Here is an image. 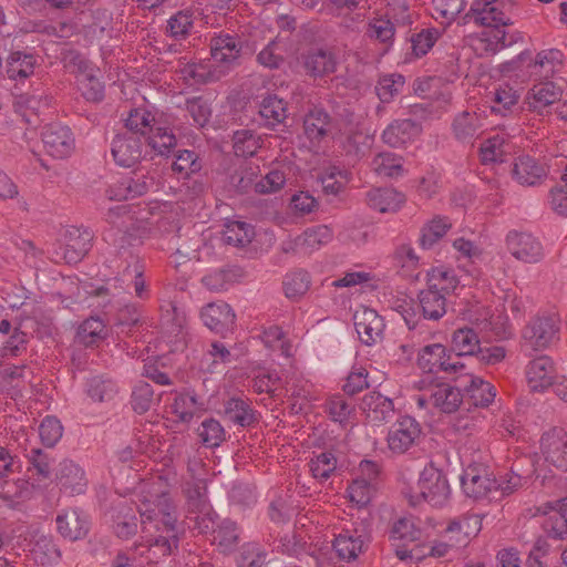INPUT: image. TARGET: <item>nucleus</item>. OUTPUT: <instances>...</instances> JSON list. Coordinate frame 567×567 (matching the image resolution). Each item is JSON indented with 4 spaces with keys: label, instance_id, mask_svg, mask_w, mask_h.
<instances>
[{
    "label": "nucleus",
    "instance_id": "1",
    "mask_svg": "<svg viewBox=\"0 0 567 567\" xmlns=\"http://www.w3.org/2000/svg\"><path fill=\"white\" fill-rule=\"evenodd\" d=\"M151 498L144 499V546L147 558L165 557L177 547V506L173 502L167 489H161L157 494L148 491Z\"/></svg>",
    "mask_w": 567,
    "mask_h": 567
},
{
    "label": "nucleus",
    "instance_id": "2",
    "mask_svg": "<svg viewBox=\"0 0 567 567\" xmlns=\"http://www.w3.org/2000/svg\"><path fill=\"white\" fill-rule=\"evenodd\" d=\"M183 494L186 498V520L193 523V528L202 534L213 530L218 516L209 503L206 482L200 478L186 482Z\"/></svg>",
    "mask_w": 567,
    "mask_h": 567
},
{
    "label": "nucleus",
    "instance_id": "3",
    "mask_svg": "<svg viewBox=\"0 0 567 567\" xmlns=\"http://www.w3.org/2000/svg\"><path fill=\"white\" fill-rule=\"evenodd\" d=\"M451 494L445 474L433 464L426 465L420 474L417 493L411 495V504L416 505L421 501L432 506H442Z\"/></svg>",
    "mask_w": 567,
    "mask_h": 567
},
{
    "label": "nucleus",
    "instance_id": "4",
    "mask_svg": "<svg viewBox=\"0 0 567 567\" xmlns=\"http://www.w3.org/2000/svg\"><path fill=\"white\" fill-rule=\"evenodd\" d=\"M210 55L218 68L229 71L240 65V59L245 54H251L252 50L238 35L220 33L210 39Z\"/></svg>",
    "mask_w": 567,
    "mask_h": 567
},
{
    "label": "nucleus",
    "instance_id": "5",
    "mask_svg": "<svg viewBox=\"0 0 567 567\" xmlns=\"http://www.w3.org/2000/svg\"><path fill=\"white\" fill-rule=\"evenodd\" d=\"M144 127H150L147 135V147L144 150V158L151 155L150 159L155 156L168 158L169 154L176 146V137L167 126L162 125V114L152 112L144 105Z\"/></svg>",
    "mask_w": 567,
    "mask_h": 567
},
{
    "label": "nucleus",
    "instance_id": "6",
    "mask_svg": "<svg viewBox=\"0 0 567 567\" xmlns=\"http://www.w3.org/2000/svg\"><path fill=\"white\" fill-rule=\"evenodd\" d=\"M417 365L425 373H461L465 364L447 352L441 343L424 346L417 357Z\"/></svg>",
    "mask_w": 567,
    "mask_h": 567
},
{
    "label": "nucleus",
    "instance_id": "7",
    "mask_svg": "<svg viewBox=\"0 0 567 567\" xmlns=\"http://www.w3.org/2000/svg\"><path fill=\"white\" fill-rule=\"evenodd\" d=\"M159 327L168 338L173 351L183 350L187 344L186 315L175 302L167 301L159 307Z\"/></svg>",
    "mask_w": 567,
    "mask_h": 567
},
{
    "label": "nucleus",
    "instance_id": "8",
    "mask_svg": "<svg viewBox=\"0 0 567 567\" xmlns=\"http://www.w3.org/2000/svg\"><path fill=\"white\" fill-rule=\"evenodd\" d=\"M69 66L75 74L78 87L84 99L92 102L100 101L103 97L104 87L99 78V70L80 55L74 56Z\"/></svg>",
    "mask_w": 567,
    "mask_h": 567
},
{
    "label": "nucleus",
    "instance_id": "9",
    "mask_svg": "<svg viewBox=\"0 0 567 567\" xmlns=\"http://www.w3.org/2000/svg\"><path fill=\"white\" fill-rule=\"evenodd\" d=\"M306 75L318 79L337 71L338 60L334 52L326 47H311L299 58Z\"/></svg>",
    "mask_w": 567,
    "mask_h": 567
},
{
    "label": "nucleus",
    "instance_id": "10",
    "mask_svg": "<svg viewBox=\"0 0 567 567\" xmlns=\"http://www.w3.org/2000/svg\"><path fill=\"white\" fill-rule=\"evenodd\" d=\"M540 451L545 461L567 472V432L561 427H553L545 432L540 439Z\"/></svg>",
    "mask_w": 567,
    "mask_h": 567
},
{
    "label": "nucleus",
    "instance_id": "11",
    "mask_svg": "<svg viewBox=\"0 0 567 567\" xmlns=\"http://www.w3.org/2000/svg\"><path fill=\"white\" fill-rule=\"evenodd\" d=\"M93 235L87 228L68 227L62 235L61 258L68 264L79 262L90 250Z\"/></svg>",
    "mask_w": 567,
    "mask_h": 567
},
{
    "label": "nucleus",
    "instance_id": "12",
    "mask_svg": "<svg viewBox=\"0 0 567 567\" xmlns=\"http://www.w3.org/2000/svg\"><path fill=\"white\" fill-rule=\"evenodd\" d=\"M506 246L511 255L523 262L536 264L544 258L542 244L528 233L509 231L506 236Z\"/></svg>",
    "mask_w": 567,
    "mask_h": 567
},
{
    "label": "nucleus",
    "instance_id": "13",
    "mask_svg": "<svg viewBox=\"0 0 567 567\" xmlns=\"http://www.w3.org/2000/svg\"><path fill=\"white\" fill-rule=\"evenodd\" d=\"M421 435V426L419 422L409 415L396 420L388 433L389 449L394 453H404Z\"/></svg>",
    "mask_w": 567,
    "mask_h": 567
},
{
    "label": "nucleus",
    "instance_id": "14",
    "mask_svg": "<svg viewBox=\"0 0 567 567\" xmlns=\"http://www.w3.org/2000/svg\"><path fill=\"white\" fill-rule=\"evenodd\" d=\"M42 141L47 153L58 159L69 157L75 147L70 128L56 123L45 126Z\"/></svg>",
    "mask_w": 567,
    "mask_h": 567
},
{
    "label": "nucleus",
    "instance_id": "15",
    "mask_svg": "<svg viewBox=\"0 0 567 567\" xmlns=\"http://www.w3.org/2000/svg\"><path fill=\"white\" fill-rule=\"evenodd\" d=\"M559 331L558 321L553 316L533 319L523 330V338L535 350L547 348Z\"/></svg>",
    "mask_w": 567,
    "mask_h": 567
},
{
    "label": "nucleus",
    "instance_id": "16",
    "mask_svg": "<svg viewBox=\"0 0 567 567\" xmlns=\"http://www.w3.org/2000/svg\"><path fill=\"white\" fill-rule=\"evenodd\" d=\"M537 512L547 516L543 523L547 536L555 540L563 539L567 534V497L547 502Z\"/></svg>",
    "mask_w": 567,
    "mask_h": 567
},
{
    "label": "nucleus",
    "instance_id": "17",
    "mask_svg": "<svg viewBox=\"0 0 567 567\" xmlns=\"http://www.w3.org/2000/svg\"><path fill=\"white\" fill-rule=\"evenodd\" d=\"M55 481L60 491L70 496L83 494L87 486L84 470L71 460H64L59 464Z\"/></svg>",
    "mask_w": 567,
    "mask_h": 567
},
{
    "label": "nucleus",
    "instance_id": "18",
    "mask_svg": "<svg viewBox=\"0 0 567 567\" xmlns=\"http://www.w3.org/2000/svg\"><path fill=\"white\" fill-rule=\"evenodd\" d=\"M367 546L368 538L363 530L358 528H342L332 543L338 557L347 561L354 560Z\"/></svg>",
    "mask_w": 567,
    "mask_h": 567
},
{
    "label": "nucleus",
    "instance_id": "19",
    "mask_svg": "<svg viewBox=\"0 0 567 567\" xmlns=\"http://www.w3.org/2000/svg\"><path fill=\"white\" fill-rule=\"evenodd\" d=\"M353 323L359 339L367 346L375 343L382 337L384 322L373 309L357 310L353 315Z\"/></svg>",
    "mask_w": 567,
    "mask_h": 567
},
{
    "label": "nucleus",
    "instance_id": "20",
    "mask_svg": "<svg viewBox=\"0 0 567 567\" xmlns=\"http://www.w3.org/2000/svg\"><path fill=\"white\" fill-rule=\"evenodd\" d=\"M461 485L464 493L472 498H484L493 489H497V483L486 470L468 466L461 476Z\"/></svg>",
    "mask_w": 567,
    "mask_h": 567
},
{
    "label": "nucleus",
    "instance_id": "21",
    "mask_svg": "<svg viewBox=\"0 0 567 567\" xmlns=\"http://www.w3.org/2000/svg\"><path fill=\"white\" fill-rule=\"evenodd\" d=\"M360 409L367 420L375 425L389 422L395 413L392 400L375 391L363 396Z\"/></svg>",
    "mask_w": 567,
    "mask_h": 567
},
{
    "label": "nucleus",
    "instance_id": "22",
    "mask_svg": "<svg viewBox=\"0 0 567 567\" xmlns=\"http://www.w3.org/2000/svg\"><path fill=\"white\" fill-rule=\"evenodd\" d=\"M548 168L536 158L528 155L519 156L512 168L513 178L520 185L535 186L547 176Z\"/></svg>",
    "mask_w": 567,
    "mask_h": 567
},
{
    "label": "nucleus",
    "instance_id": "23",
    "mask_svg": "<svg viewBox=\"0 0 567 567\" xmlns=\"http://www.w3.org/2000/svg\"><path fill=\"white\" fill-rule=\"evenodd\" d=\"M56 529L65 539L78 540L87 534L89 520L79 508L63 511L56 516Z\"/></svg>",
    "mask_w": 567,
    "mask_h": 567
},
{
    "label": "nucleus",
    "instance_id": "24",
    "mask_svg": "<svg viewBox=\"0 0 567 567\" xmlns=\"http://www.w3.org/2000/svg\"><path fill=\"white\" fill-rule=\"evenodd\" d=\"M112 155L117 165L123 167H135L142 157L140 136L118 135L112 144Z\"/></svg>",
    "mask_w": 567,
    "mask_h": 567
},
{
    "label": "nucleus",
    "instance_id": "25",
    "mask_svg": "<svg viewBox=\"0 0 567 567\" xmlns=\"http://www.w3.org/2000/svg\"><path fill=\"white\" fill-rule=\"evenodd\" d=\"M181 75L189 85H200L219 81L225 76V70L212 61L187 63L181 69Z\"/></svg>",
    "mask_w": 567,
    "mask_h": 567
},
{
    "label": "nucleus",
    "instance_id": "26",
    "mask_svg": "<svg viewBox=\"0 0 567 567\" xmlns=\"http://www.w3.org/2000/svg\"><path fill=\"white\" fill-rule=\"evenodd\" d=\"M526 375L532 391H544L551 386L555 378L553 360L547 355L534 359L527 365Z\"/></svg>",
    "mask_w": 567,
    "mask_h": 567
},
{
    "label": "nucleus",
    "instance_id": "27",
    "mask_svg": "<svg viewBox=\"0 0 567 567\" xmlns=\"http://www.w3.org/2000/svg\"><path fill=\"white\" fill-rule=\"evenodd\" d=\"M200 317L205 326L216 332L231 328L236 318L230 306L224 301L208 303L202 309Z\"/></svg>",
    "mask_w": 567,
    "mask_h": 567
},
{
    "label": "nucleus",
    "instance_id": "28",
    "mask_svg": "<svg viewBox=\"0 0 567 567\" xmlns=\"http://www.w3.org/2000/svg\"><path fill=\"white\" fill-rule=\"evenodd\" d=\"M140 513L138 506L127 504L121 501L112 512L113 530L121 538H130L137 532V517Z\"/></svg>",
    "mask_w": 567,
    "mask_h": 567
},
{
    "label": "nucleus",
    "instance_id": "29",
    "mask_svg": "<svg viewBox=\"0 0 567 567\" xmlns=\"http://www.w3.org/2000/svg\"><path fill=\"white\" fill-rule=\"evenodd\" d=\"M331 127L332 118L323 107L315 106L305 115V134L312 143H320L326 136H328Z\"/></svg>",
    "mask_w": 567,
    "mask_h": 567
},
{
    "label": "nucleus",
    "instance_id": "30",
    "mask_svg": "<svg viewBox=\"0 0 567 567\" xmlns=\"http://www.w3.org/2000/svg\"><path fill=\"white\" fill-rule=\"evenodd\" d=\"M37 58L25 51H12L6 60V74L14 82H23L34 73Z\"/></svg>",
    "mask_w": 567,
    "mask_h": 567
},
{
    "label": "nucleus",
    "instance_id": "31",
    "mask_svg": "<svg viewBox=\"0 0 567 567\" xmlns=\"http://www.w3.org/2000/svg\"><path fill=\"white\" fill-rule=\"evenodd\" d=\"M224 415L241 427H249L258 422V412L248 400L241 398L228 399L224 404Z\"/></svg>",
    "mask_w": 567,
    "mask_h": 567
},
{
    "label": "nucleus",
    "instance_id": "32",
    "mask_svg": "<svg viewBox=\"0 0 567 567\" xmlns=\"http://www.w3.org/2000/svg\"><path fill=\"white\" fill-rule=\"evenodd\" d=\"M421 132L420 125L411 120H395L382 133L384 143L392 147H399L413 140Z\"/></svg>",
    "mask_w": 567,
    "mask_h": 567
},
{
    "label": "nucleus",
    "instance_id": "33",
    "mask_svg": "<svg viewBox=\"0 0 567 567\" xmlns=\"http://www.w3.org/2000/svg\"><path fill=\"white\" fill-rule=\"evenodd\" d=\"M519 99V90L514 89L508 83L499 84L492 92L491 112L501 116L513 114L518 109Z\"/></svg>",
    "mask_w": 567,
    "mask_h": 567
},
{
    "label": "nucleus",
    "instance_id": "34",
    "mask_svg": "<svg viewBox=\"0 0 567 567\" xmlns=\"http://www.w3.org/2000/svg\"><path fill=\"white\" fill-rule=\"evenodd\" d=\"M417 299L424 319L439 320L446 313L447 297L430 284L419 292Z\"/></svg>",
    "mask_w": 567,
    "mask_h": 567
},
{
    "label": "nucleus",
    "instance_id": "35",
    "mask_svg": "<svg viewBox=\"0 0 567 567\" xmlns=\"http://www.w3.org/2000/svg\"><path fill=\"white\" fill-rule=\"evenodd\" d=\"M431 404L443 413H454L463 402L458 386L449 383L437 384L430 394Z\"/></svg>",
    "mask_w": 567,
    "mask_h": 567
},
{
    "label": "nucleus",
    "instance_id": "36",
    "mask_svg": "<svg viewBox=\"0 0 567 567\" xmlns=\"http://www.w3.org/2000/svg\"><path fill=\"white\" fill-rule=\"evenodd\" d=\"M561 95L563 91L554 82H540L528 92L527 103L530 110L540 113L543 109L559 101Z\"/></svg>",
    "mask_w": 567,
    "mask_h": 567
},
{
    "label": "nucleus",
    "instance_id": "37",
    "mask_svg": "<svg viewBox=\"0 0 567 567\" xmlns=\"http://www.w3.org/2000/svg\"><path fill=\"white\" fill-rule=\"evenodd\" d=\"M259 114L266 127L275 128L287 118V102L275 94H267L259 103Z\"/></svg>",
    "mask_w": 567,
    "mask_h": 567
},
{
    "label": "nucleus",
    "instance_id": "38",
    "mask_svg": "<svg viewBox=\"0 0 567 567\" xmlns=\"http://www.w3.org/2000/svg\"><path fill=\"white\" fill-rule=\"evenodd\" d=\"M482 127L481 116L475 112L467 111L457 114L452 124L454 136L461 142H470L480 134Z\"/></svg>",
    "mask_w": 567,
    "mask_h": 567
},
{
    "label": "nucleus",
    "instance_id": "39",
    "mask_svg": "<svg viewBox=\"0 0 567 567\" xmlns=\"http://www.w3.org/2000/svg\"><path fill=\"white\" fill-rule=\"evenodd\" d=\"M477 333L472 328H461L453 332L452 350L455 352L453 358L460 360L461 357L475 355L480 349Z\"/></svg>",
    "mask_w": 567,
    "mask_h": 567
},
{
    "label": "nucleus",
    "instance_id": "40",
    "mask_svg": "<svg viewBox=\"0 0 567 567\" xmlns=\"http://www.w3.org/2000/svg\"><path fill=\"white\" fill-rule=\"evenodd\" d=\"M30 553L33 560L44 567H50L59 561L60 550L51 536H39L31 546Z\"/></svg>",
    "mask_w": 567,
    "mask_h": 567
},
{
    "label": "nucleus",
    "instance_id": "41",
    "mask_svg": "<svg viewBox=\"0 0 567 567\" xmlns=\"http://www.w3.org/2000/svg\"><path fill=\"white\" fill-rule=\"evenodd\" d=\"M467 395L473 405L487 408L496 396V389L481 378L470 375V384L465 385Z\"/></svg>",
    "mask_w": 567,
    "mask_h": 567
},
{
    "label": "nucleus",
    "instance_id": "42",
    "mask_svg": "<svg viewBox=\"0 0 567 567\" xmlns=\"http://www.w3.org/2000/svg\"><path fill=\"white\" fill-rule=\"evenodd\" d=\"M107 330L100 318L92 317L83 321L76 331V341L84 346L95 344L105 339Z\"/></svg>",
    "mask_w": 567,
    "mask_h": 567
},
{
    "label": "nucleus",
    "instance_id": "43",
    "mask_svg": "<svg viewBox=\"0 0 567 567\" xmlns=\"http://www.w3.org/2000/svg\"><path fill=\"white\" fill-rule=\"evenodd\" d=\"M258 173L257 166H240L229 176V187L238 194H247L251 189L255 190Z\"/></svg>",
    "mask_w": 567,
    "mask_h": 567
},
{
    "label": "nucleus",
    "instance_id": "44",
    "mask_svg": "<svg viewBox=\"0 0 567 567\" xmlns=\"http://www.w3.org/2000/svg\"><path fill=\"white\" fill-rule=\"evenodd\" d=\"M425 279L426 284H430V287L437 289L446 297L454 292L458 286V279L452 270L432 268L426 271Z\"/></svg>",
    "mask_w": 567,
    "mask_h": 567
},
{
    "label": "nucleus",
    "instance_id": "45",
    "mask_svg": "<svg viewBox=\"0 0 567 567\" xmlns=\"http://www.w3.org/2000/svg\"><path fill=\"white\" fill-rule=\"evenodd\" d=\"M172 408L181 421L189 422L197 411L204 410V404L194 392H185L175 396Z\"/></svg>",
    "mask_w": 567,
    "mask_h": 567
},
{
    "label": "nucleus",
    "instance_id": "46",
    "mask_svg": "<svg viewBox=\"0 0 567 567\" xmlns=\"http://www.w3.org/2000/svg\"><path fill=\"white\" fill-rule=\"evenodd\" d=\"M260 147V137L250 130H239L233 135V148L236 156H254Z\"/></svg>",
    "mask_w": 567,
    "mask_h": 567
},
{
    "label": "nucleus",
    "instance_id": "47",
    "mask_svg": "<svg viewBox=\"0 0 567 567\" xmlns=\"http://www.w3.org/2000/svg\"><path fill=\"white\" fill-rule=\"evenodd\" d=\"M507 141L499 134L488 137L480 147L482 163L503 162L504 155L507 154Z\"/></svg>",
    "mask_w": 567,
    "mask_h": 567
},
{
    "label": "nucleus",
    "instance_id": "48",
    "mask_svg": "<svg viewBox=\"0 0 567 567\" xmlns=\"http://www.w3.org/2000/svg\"><path fill=\"white\" fill-rule=\"evenodd\" d=\"M214 542L223 548V550H233L239 539L238 528L235 522L230 519H224L219 525H215L214 529Z\"/></svg>",
    "mask_w": 567,
    "mask_h": 567
},
{
    "label": "nucleus",
    "instance_id": "49",
    "mask_svg": "<svg viewBox=\"0 0 567 567\" xmlns=\"http://www.w3.org/2000/svg\"><path fill=\"white\" fill-rule=\"evenodd\" d=\"M394 259L401 266L404 276L409 277L412 281L420 280L421 272L414 274V270L419 267L420 259L410 245H400L395 249Z\"/></svg>",
    "mask_w": 567,
    "mask_h": 567
},
{
    "label": "nucleus",
    "instance_id": "50",
    "mask_svg": "<svg viewBox=\"0 0 567 567\" xmlns=\"http://www.w3.org/2000/svg\"><path fill=\"white\" fill-rule=\"evenodd\" d=\"M197 431L203 444L207 447H217L225 441L224 427L213 417L204 420Z\"/></svg>",
    "mask_w": 567,
    "mask_h": 567
},
{
    "label": "nucleus",
    "instance_id": "51",
    "mask_svg": "<svg viewBox=\"0 0 567 567\" xmlns=\"http://www.w3.org/2000/svg\"><path fill=\"white\" fill-rule=\"evenodd\" d=\"M405 83V79L401 74H386L379 79L375 92L381 102L389 103L399 94Z\"/></svg>",
    "mask_w": 567,
    "mask_h": 567
},
{
    "label": "nucleus",
    "instance_id": "52",
    "mask_svg": "<svg viewBox=\"0 0 567 567\" xmlns=\"http://www.w3.org/2000/svg\"><path fill=\"white\" fill-rule=\"evenodd\" d=\"M451 228L446 218L435 217L422 228L420 244L423 248H431Z\"/></svg>",
    "mask_w": 567,
    "mask_h": 567
},
{
    "label": "nucleus",
    "instance_id": "53",
    "mask_svg": "<svg viewBox=\"0 0 567 567\" xmlns=\"http://www.w3.org/2000/svg\"><path fill=\"white\" fill-rule=\"evenodd\" d=\"M252 227L245 221H231L224 233V240L228 245L244 247L251 241Z\"/></svg>",
    "mask_w": 567,
    "mask_h": 567
},
{
    "label": "nucleus",
    "instance_id": "54",
    "mask_svg": "<svg viewBox=\"0 0 567 567\" xmlns=\"http://www.w3.org/2000/svg\"><path fill=\"white\" fill-rule=\"evenodd\" d=\"M306 252L310 254L332 239V230L326 225L308 228L301 235Z\"/></svg>",
    "mask_w": 567,
    "mask_h": 567
},
{
    "label": "nucleus",
    "instance_id": "55",
    "mask_svg": "<svg viewBox=\"0 0 567 567\" xmlns=\"http://www.w3.org/2000/svg\"><path fill=\"white\" fill-rule=\"evenodd\" d=\"M395 33L394 24L385 18H375L368 23L365 35L384 44H391Z\"/></svg>",
    "mask_w": 567,
    "mask_h": 567
},
{
    "label": "nucleus",
    "instance_id": "56",
    "mask_svg": "<svg viewBox=\"0 0 567 567\" xmlns=\"http://www.w3.org/2000/svg\"><path fill=\"white\" fill-rule=\"evenodd\" d=\"M310 288V276L305 270L293 271L284 281L285 293L288 298H299Z\"/></svg>",
    "mask_w": 567,
    "mask_h": 567
},
{
    "label": "nucleus",
    "instance_id": "57",
    "mask_svg": "<svg viewBox=\"0 0 567 567\" xmlns=\"http://www.w3.org/2000/svg\"><path fill=\"white\" fill-rule=\"evenodd\" d=\"M563 62V53L557 49L543 50L537 53L533 68L539 69V74L548 78L555 73L556 65Z\"/></svg>",
    "mask_w": 567,
    "mask_h": 567
},
{
    "label": "nucleus",
    "instance_id": "58",
    "mask_svg": "<svg viewBox=\"0 0 567 567\" xmlns=\"http://www.w3.org/2000/svg\"><path fill=\"white\" fill-rule=\"evenodd\" d=\"M372 168L378 175L393 177L401 174L402 164L393 153H380L373 158Z\"/></svg>",
    "mask_w": 567,
    "mask_h": 567
},
{
    "label": "nucleus",
    "instance_id": "59",
    "mask_svg": "<svg viewBox=\"0 0 567 567\" xmlns=\"http://www.w3.org/2000/svg\"><path fill=\"white\" fill-rule=\"evenodd\" d=\"M421 537V530L409 518H400L396 520L391 530L390 538L404 544L413 543Z\"/></svg>",
    "mask_w": 567,
    "mask_h": 567
},
{
    "label": "nucleus",
    "instance_id": "60",
    "mask_svg": "<svg viewBox=\"0 0 567 567\" xmlns=\"http://www.w3.org/2000/svg\"><path fill=\"white\" fill-rule=\"evenodd\" d=\"M396 193L390 188H374L367 193L368 205L381 213H385L395 208L393 199Z\"/></svg>",
    "mask_w": 567,
    "mask_h": 567
},
{
    "label": "nucleus",
    "instance_id": "61",
    "mask_svg": "<svg viewBox=\"0 0 567 567\" xmlns=\"http://www.w3.org/2000/svg\"><path fill=\"white\" fill-rule=\"evenodd\" d=\"M185 110L192 116L194 123L204 127L212 115V110L207 101L203 96H194L185 101Z\"/></svg>",
    "mask_w": 567,
    "mask_h": 567
},
{
    "label": "nucleus",
    "instance_id": "62",
    "mask_svg": "<svg viewBox=\"0 0 567 567\" xmlns=\"http://www.w3.org/2000/svg\"><path fill=\"white\" fill-rule=\"evenodd\" d=\"M374 486L367 478H355L348 487L349 498L359 507L368 505L373 496Z\"/></svg>",
    "mask_w": 567,
    "mask_h": 567
},
{
    "label": "nucleus",
    "instance_id": "63",
    "mask_svg": "<svg viewBox=\"0 0 567 567\" xmlns=\"http://www.w3.org/2000/svg\"><path fill=\"white\" fill-rule=\"evenodd\" d=\"M266 561V553L258 544L244 545L237 557L238 567H262Z\"/></svg>",
    "mask_w": 567,
    "mask_h": 567
},
{
    "label": "nucleus",
    "instance_id": "64",
    "mask_svg": "<svg viewBox=\"0 0 567 567\" xmlns=\"http://www.w3.org/2000/svg\"><path fill=\"white\" fill-rule=\"evenodd\" d=\"M564 185H557L549 192L550 208L559 216H567V165L561 176Z\"/></svg>",
    "mask_w": 567,
    "mask_h": 567
}]
</instances>
